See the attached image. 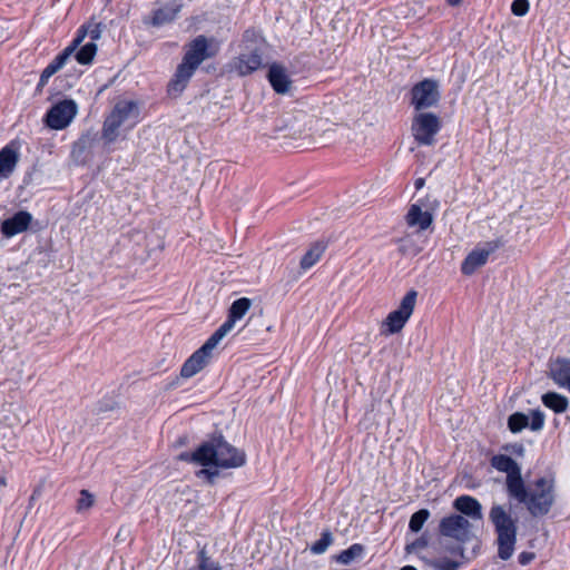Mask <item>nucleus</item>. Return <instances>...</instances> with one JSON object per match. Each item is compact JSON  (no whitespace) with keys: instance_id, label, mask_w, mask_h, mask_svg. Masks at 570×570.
Returning a JSON list of instances; mask_svg holds the SVG:
<instances>
[{"instance_id":"nucleus-47","label":"nucleus","mask_w":570,"mask_h":570,"mask_svg":"<svg viewBox=\"0 0 570 570\" xmlns=\"http://www.w3.org/2000/svg\"><path fill=\"white\" fill-rule=\"evenodd\" d=\"M49 79L50 78H45V75L41 72L40 79L38 82V89L45 87L48 83Z\"/></svg>"},{"instance_id":"nucleus-38","label":"nucleus","mask_w":570,"mask_h":570,"mask_svg":"<svg viewBox=\"0 0 570 570\" xmlns=\"http://www.w3.org/2000/svg\"><path fill=\"white\" fill-rule=\"evenodd\" d=\"M75 52L76 51L68 46L58 56H56V58L51 62L55 63L57 68L60 70L66 65L71 55Z\"/></svg>"},{"instance_id":"nucleus-13","label":"nucleus","mask_w":570,"mask_h":570,"mask_svg":"<svg viewBox=\"0 0 570 570\" xmlns=\"http://www.w3.org/2000/svg\"><path fill=\"white\" fill-rule=\"evenodd\" d=\"M504 245V240L499 237L493 240L484 243L482 247H476L468 254L461 264V272L463 275L470 276L475 271L484 266L489 259V256L501 248Z\"/></svg>"},{"instance_id":"nucleus-23","label":"nucleus","mask_w":570,"mask_h":570,"mask_svg":"<svg viewBox=\"0 0 570 570\" xmlns=\"http://www.w3.org/2000/svg\"><path fill=\"white\" fill-rule=\"evenodd\" d=\"M326 249V244L322 240L315 242L304 254L299 262V266L303 271H306L314 266L323 256Z\"/></svg>"},{"instance_id":"nucleus-14","label":"nucleus","mask_w":570,"mask_h":570,"mask_svg":"<svg viewBox=\"0 0 570 570\" xmlns=\"http://www.w3.org/2000/svg\"><path fill=\"white\" fill-rule=\"evenodd\" d=\"M247 52H240L230 63L232 70L239 76H247L256 71L262 66V51L258 47L245 46Z\"/></svg>"},{"instance_id":"nucleus-46","label":"nucleus","mask_w":570,"mask_h":570,"mask_svg":"<svg viewBox=\"0 0 570 570\" xmlns=\"http://www.w3.org/2000/svg\"><path fill=\"white\" fill-rule=\"evenodd\" d=\"M505 450H511L513 453L518 454V455H523V452H524V446L520 443H515V444H512V445H507L504 448Z\"/></svg>"},{"instance_id":"nucleus-15","label":"nucleus","mask_w":570,"mask_h":570,"mask_svg":"<svg viewBox=\"0 0 570 570\" xmlns=\"http://www.w3.org/2000/svg\"><path fill=\"white\" fill-rule=\"evenodd\" d=\"M32 222V215L27 210H19L13 216L1 222L0 232L6 238L26 232Z\"/></svg>"},{"instance_id":"nucleus-6","label":"nucleus","mask_w":570,"mask_h":570,"mask_svg":"<svg viewBox=\"0 0 570 570\" xmlns=\"http://www.w3.org/2000/svg\"><path fill=\"white\" fill-rule=\"evenodd\" d=\"M139 115L138 105L134 100L118 101L110 114L105 118L101 129V138L106 145L115 142L119 136V129L130 118L137 120ZM136 124L134 121L132 126Z\"/></svg>"},{"instance_id":"nucleus-28","label":"nucleus","mask_w":570,"mask_h":570,"mask_svg":"<svg viewBox=\"0 0 570 570\" xmlns=\"http://www.w3.org/2000/svg\"><path fill=\"white\" fill-rule=\"evenodd\" d=\"M364 553V546L354 543L347 549L343 550L337 557L336 561L342 564H350L354 559L362 557Z\"/></svg>"},{"instance_id":"nucleus-25","label":"nucleus","mask_w":570,"mask_h":570,"mask_svg":"<svg viewBox=\"0 0 570 570\" xmlns=\"http://www.w3.org/2000/svg\"><path fill=\"white\" fill-rule=\"evenodd\" d=\"M252 301L247 297H240L234 301L228 309L226 322L234 327L236 321L240 320L249 309Z\"/></svg>"},{"instance_id":"nucleus-26","label":"nucleus","mask_w":570,"mask_h":570,"mask_svg":"<svg viewBox=\"0 0 570 570\" xmlns=\"http://www.w3.org/2000/svg\"><path fill=\"white\" fill-rule=\"evenodd\" d=\"M188 570H222V566L207 554L206 548H203L197 553L196 564Z\"/></svg>"},{"instance_id":"nucleus-29","label":"nucleus","mask_w":570,"mask_h":570,"mask_svg":"<svg viewBox=\"0 0 570 570\" xmlns=\"http://www.w3.org/2000/svg\"><path fill=\"white\" fill-rule=\"evenodd\" d=\"M96 53L97 45L95 42H88L76 52L75 57L79 63L89 65L92 62Z\"/></svg>"},{"instance_id":"nucleus-22","label":"nucleus","mask_w":570,"mask_h":570,"mask_svg":"<svg viewBox=\"0 0 570 570\" xmlns=\"http://www.w3.org/2000/svg\"><path fill=\"white\" fill-rule=\"evenodd\" d=\"M453 508L458 510L463 517L465 515L474 520L482 519V507L480 502L473 497H458L453 502Z\"/></svg>"},{"instance_id":"nucleus-48","label":"nucleus","mask_w":570,"mask_h":570,"mask_svg":"<svg viewBox=\"0 0 570 570\" xmlns=\"http://www.w3.org/2000/svg\"><path fill=\"white\" fill-rule=\"evenodd\" d=\"M79 148L80 150H82L85 148V141L82 139H79L75 146H73V151Z\"/></svg>"},{"instance_id":"nucleus-37","label":"nucleus","mask_w":570,"mask_h":570,"mask_svg":"<svg viewBox=\"0 0 570 570\" xmlns=\"http://www.w3.org/2000/svg\"><path fill=\"white\" fill-rule=\"evenodd\" d=\"M530 8L528 0H513L511 11L517 17H523L528 13Z\"/></svg>"},{"instance_id":"nucleus-18","label":"nucleus","mask_w":570,"mask_h":570,"mask_svg":"<svg viewBox=\"0 0 570 570\" xmlns=\"http://www.w3.org/2000/svg\"><path fill=\"white\" fill-rule=\"evenodd\" d=\"M181 9V4L173 1L169 3H166L153 11V16L149 19H145L144 22L146 24H151L154 27H161L167 23L173 22L178 12Z\"/></svg>"},{"instance_id":"nucleus-12","label":"nucleus","mask_w":570,"mask_h":570,"mask_svg":"<svg viewBox=\"0 0 570 570\" xmlns=\"http://www.w3.org/2000/svg\"><path fill=\"white\" fill-rule=\"evenodd\" d=\"M78 106L72 99H63L52 105L47 111L45 122L50 129H65L76 117Z\"/></svg>"},{"instance_id":"nucleus-5","label":"nucleus","mask_w":570,"mask_h":570,"mask_svg":"<svg viewBox=\"0 0 570 570\" xmlns=\"http://www.w3.org/2000/svg\"><path fill=\"white\" fill-rule=\"evenodd\" d=\"M139 115L138 105L134 100L118 101L110 114L105 118L101 129V138L106 145L115 142L119 136V129L130 118L137 120ZM136 124L134 121L132 126Z\"/></svg>"},{"instance_id":"nucleus-49","label":"nucleus","mask_w":570,"mask_h":570,"mask_svg":"<svg viewBox=\"0 0 570 570\" xmlns=\"http://www.w3.org/2000/svg\"><path fill=\"white\" fill-rule=\"evenodd\" d=\"M423 185H424V179L423 178H419V179L415 180V188L416 189L422 188Z\"/></svg>"},{"instance_id":"nucleus-4","label":"nucleus","mask_w":570,"mask_h":570,"mask_svg":"<svg viewBox=\"0 0 570 570\" xmlns=\"http://www.w3.org/2000/svg\"><path fill=\"white\" fill-rule=\"evenodd\" d=\"M489 519L498 534V557L504 561L509 560L514 552L517 542V520L512 519L511 514L500 504L491 507Z\"/></svg>"},{"instance_id":"nucleus-2","label":"nucleus","mask_w":570,"mask_h":570,"mask_svg":"<svg viewBox=\"0 0 570 570\" xmlns=\"http://www.w3.org/2000/svg\"><path fill=\"white\" fill-rule=\"evenodd\" d=\"M215 52L209 51L208 39L200 35L193 39L186 49L181 62L168 82L167 94L169 97L177 98L187 87L200 63L207 58H212Z\"/></svg>"},{"instance_id":"nucleus-16","label":"nucleus","mask_w":570,"mask_h":570,"mask_svg":"<svg viewBox=\"0 0 570 570\" xmlns=\"http://www.w3.org/2000/svg\"><path fill=\"white\" fill-rule=\"evenodd\" d=\"M19 161V146L11 141L0 149V180L9 178Z\"/></svg>"},{"instance_id":"nucleus-45","label":"nucleus","mask_w":570,"mask_h":570,"mask_svg":"<svg viewBox=\"0 0 570 570\" xmlns=\"http://www.w3.org/2000/svg\"><path fill=\"white\" fill-rule=\"evenodd\" d=\"M59 69L57 66L52 62H50L43 70L42 73L45 75V78H51L56 72H58Z\"/></svg>"},{"instance_id":"nucleus-33","label":"nucleus","mask_w":570,"mask_h":570,"mask_svg":"<svg viewBox=\"0 0 570 570\" xmlns=\"http://www.w3.org/2000/svg\"><path fill=\"white\" fill-rule=\"evenodd\" d=\"M95 504V495L88 490H81L77 500L76 511L78 513L87 512Z\"/></svg>"},{"instance_id":"nucleus-11","label":"nucleus","mask_w":570,"mask_h":570,"mask_svg":"<svg viewBox=\"0 0 570 570\" xmlns=\"http://www.w3.org/2000/svg\"><path fill=\"white\" fill-rule=\"evenodd\" d=\"M491 466L507 473L505 487L508 494H518L521 491L522 475L520 465L509 455L497 454L490 460Z\"/></svg>"},{"instance_id":"nucleus-41","label":"nucleus","mask_w":570,"mask_h":570,"mask_svg":"<svg viewBox=\"0 0 570 570\" xmlns=\"http://www.w3.org/2000/svg\"><path fill=\"white\" fill-rule=\"evenodd\" d=\"M445 551H448L452 556H458L462 559L465 558V549H464L463 544H461V543L451 544L449 547H445Z\"/></svg>"},{"instance_id":"nucleus-8","label":"nucleus","mask_w":570,"mask_h":570,"mask_svg":"<svg viewBox=\"0 0 570 570\" xmlns=\"http://www.w3.org/2000/svg\"><path fill=\"white\" fill-rule=\"evenodd\" d=\"M410 95L415 111L436 107L441 100L440 83L436 79L425 78L411 88Z\"/></svg>"},{"instance_id":"nucleus-43","label":"nucleus","mask_w":570,"mask_h":570,"mask_svg":"<svg viewBox=\"0 0 570 570\" xmlns=\"http://www.w3.org/2000/svg\"><path fill=\"white\" fill-rule=\"evenodd\" d=\"M88 27V36L90 37L91 41L98 40L101 35L100 26L94 24V26H87Z\"/></svg>"},{"instance_id":"nucleus-3","label":"nucleus","mask_w":570,"mask_h":570,"mask_svg":"<svg viewBox=\"0 0 570 570\" xmlns=\"http://www.w3.org/2000/svg\"><path fill=\"white\" fill-rule=\"evenodd\" d=\"M525 505L532 517L548 514L554 503V479L541 476L533 482V489H528L522 480L521 491L518 494H508Z\"/></svg>"},{"instance_id":"nucleus-10","label":"nucleus","mask_w":570,"mask_h":570,"mask_svg":"<svg viewBox=\"0 0 570 570\" xmlns=\"http://www.w3.org/2000/svg\"><path fill=\"white\" fill-rule=\"evenodd\" d=\"M416 297L417 292L414 289L405 294L399 307L386 316L383 323L382 334L392 335L402 331L414 311Z\"/></svg>"},{"instance_id":"nucleus-27","label":"nucleus","mask_w":570,"mask_h":570,"mask_svg":"<svg viewBox=\"0 0 570 570\" xmlns=\"http://www.w3.org/2000/svg\"><path fill=\"white\" fill-rule=\"evenodd\" d=\"M233 326L226 321L208 337V340L202 345L208 352L217 346V344L232 331Z\"/></svg>"},{"instance_id":"nucleus-34","label":"nucleus","mask_w":570,"mask_h":570,"mask_svg":"<svg viewBox=\"0 0 570 570\" xmlns=\"http://www.w3.org/2000/svg\"><path fill=\"white\" fill-rule=\"evenodd\" d=\"M219 469L220 468L215 466H203V469L196 472V476L199 479L204 478L208 484L214 485L220 474Z\"/></svg>"},{"instance_id":"nucleus-17","label":"nucleus","mask_w":570,"mask_h":570,"mask_svg":"<svg viewBox=\"0 0 570 570\" xmlns=\"http://www.w3.org/2000/svg\"><path fill=\"white\" fill-rule=\"evenodd\" d=\"M210 356L212 353L200 346L185 361L180 368V376L189 379L196 375L209 363Z\"/></svg>"},{"instance_id":"nucleus-36","label":"nucleus","mask_w":570,"mask_h":570,"mask_svg":"<svg viewBox=\"0 0 570 570\" xmlns=\"http://www.w3.org/2000/svg\"><path fill=\"white\" fill-rule=\"evenodd\" d=\"M544 413L541 410H533L531 411V421H529V428L532 431H540L543 429L544 425Z\"/></svg>"},{"instance_id":"nucleus-35","label":"nucleus","mask_w":570,"mask_h":570,"mask_svg":"<svg viewBox=\"0 0 570 570\" xmlns=\"http://www.w3.org/2000/svg\"><path fill=\"white\" fill-rule=\"evenodd\" d=\"M435 570H459L461 562L451 560L449 558H440L431 562Z\"/></svg>"},{"instance_id":"nucleus-1","label":"nucleus","mask_w":570,"mask_h":570,"mask_svg":"<svg viewBox=\"0 0 570 570\" xmlns=\"http://www.w3.org/2000/svg\"><path fill=\"white\" fill-rule=\"evenodd\" d=\"M177 460L200 466L237 469L246 464L247 458L243 450L232 445L219 433L202 442L195 451L179 453Z\"/></svg>"},{"instance_id":"nucleus-7","label":"nucleus","mask_w":570,"mask_h":570,"mask_svg":"<svg viewBox=\"0 0 570 570\" xmlns=\"http://www.w3.org/2000/svg\"><path fill=\"white\" fill-rule=\"evenodd\" d=\"M442 128L440 117L433 112L417 111L412 118L411 132L419 146H432Z\"/></svg>"},{"instance_id":"nucleus-19","label":"nucleus","mask_w":570,"mask_h":570,"mask_svg":"<svg viewBox=\"0 0 570 570\" xmlns=\"http://www.w3.org/2000/svg\"><path fill=\"white\" fill-rule=\"evenodd\" d=\"M424 204H412L405 216V222L410 227H417L419 230L428 229L433 223V215L429 210H422Z\"/></svg>"},{"instance_id":"nucleus-53","label":"nucleus","mask_w":570,"mask_h":570,"mask_svg":"<svg viewBox=\"0 0 570 570\" xmlns=\"http://www.w3.org/2000/svg\"><path fill=\"white\" fill-rule=\"evenodd\" d=\"M184 443H185V440L179 439V444H184Z\"/></svg>"},{"instance_id":"nucleus-21","label":"nucleus","mask_w":570,"mask_h":570,"mask_svg":"<svg viewBox=\"0 0 570 570\" xmlns=\"http://www.w3.org/2000/svg\"><path fill=\"white\" fill-rule=\"evenodd\" d=\"M550 377L560 387L570 392V360L558 357L550 364Z\"/></svg>"},{"instance_id":"nucleus-30","label":"nucleus","mask_w":570,"mask_h":570,"mask_svg":"<svg viewBox=\"0 0 570 570\" xmlns=\"http://www.w3.org/2000/svg\"><path fill=\"white\" fill-rule=\"evenodd\" d=\"M529 425V416L522 412H515L508 419V428L512 433H519Z\"/></svg>"},{"instance_id":"nucleus-24","label":"nucleus","mask_w":570,"mask_h":570,"mask_svg":"<svg viewBox=\"0 0 570 570\" xmlns=\"http://www.w3.org/2000/svg\"><path fill=\"white\" fill-rule=\"evenodd\" d=\"M541 401L544 406L558 414L566 412L569 405L568 399L557 392L544 393Z\"/></svg>"},{"instance_id":"nucleus-44","label":"nucleus","mask_w":570,"mask_h":570,"mask_svg":"<svg viewBox=\"0 0 570 570\" xmlns=\"http://www.w3.org/2000/svg\"><path fill=\"white\" fill-rule=\"evenodd\" d=\"M257 32L255 29H247L243 33V43L254 42L256 40Z\"/></svg>"},{"instance_id":"nucleus-32","label":"nucleus","mask_w":570,"mask_h":570,"mask_svg":"<svg viewBox=\"0 0 570 570\" xmlns=\"http://www.w3.org/2000/svg\"><path fill=\"white\" fill-rule=\"evenodd\" d=\"M332 543H333L332 532L330 530H324L321 534V539H318L311 546V552L314 554H322L328 549V547Z\"/></svg>"},{"instance_id":"nucleus-50","label":"nucleus","mask_w":570,"mask_h":570,"mask_svg":"<svg viewBox=\"0 0 570 570\" xmlns=\"http://www.w3.org/2000/svg\"><path fill=\"white\" fill-rule=\"evenodd\" d=\"M446 2L452 7H456L461 4L462 0H446Z\"/></svg>"},{"instance_id":"nucleus-42","label":"nucleus","mask_w":570,"mask_h":570,"mask_svg":"<svg viewBox=\"0 0 570 570\" xmlns=\"http://www.w3.org/2000/svg\"><path fill=\"white\" fill-rule=\"evenodd\" d=\"M535 558V554L533 552L523 551L519 554L518 561L521 566L529 564L533 559Z\"/></svg>"},{"instance_id":"nucleus-51","label":"nucleus","mask_w":570,"mask_h":570,"mask_svg":"<svg viewBox=\"0 0 570 570\" xmlns=\"http://www.w3.org/2000/svg\"><path fill=\"white\" fill-rule=\"evenodd\" d=\"M400 570H417V569L413 566H404Z\"/></svg>"},{"instance_id":"nucleus-52","label":"nucleus","mask_w":570,"mask_h":570,"mask_svg":"<svg viewBox=\"0 0 570 570\" xmlns=\"http://www.w3.org/2000/svg\"><path fill=\"white\" fill-rule=\"evenodd\" d=\"M0 485H6V479L3 476L0 478Z\"/></svg>"},{"instance_id":"nucleus-9","label":"nucleus","mask_w":570,"mask_h":570,"mask_svg":"<svg viewBox=\"0 0 570 570\" xmlns=\"http://www.w3.org/2000/svg\"><path fill=\"white\" fill-rule=\"evenodd\" d=\"M471 522L463 515L452 513L441 519L439 534L451 538L458 543L465 544L475 538Z\"/></svg>"},{"instance_id":"nucleus-31","label":"nucleus","mask_w":570,"mask_h":570,"mask_svg":"<svg viewBox=\"0 0 570 570\" xmlns=\"http://www.w3.org/2000/svg\"><path fill=\"white\" fill-rule=\"evenodd\" d=\"M430 511L428 509H420L419 511L414 512L409 522V529L411 532L417 533L422 530L424 523L430 518Z\"/></svg>"},{"instance_id":"nucleus-40","label":"nucleus","mask_w":570,"mask_h":570,"mask_svg":"<svg viewBox=\"0 0 570 570\" xmlns=\"http://www.w3.org/2000/svg\"><path fill=\"white\" fill-rule=\"evenodd\" d=\"M87 36H88V27L86 24H83L77 30V35L73 38V40L71 41V43L69 45V47L76 51Z\"/></svg>"},{"instance_id":"nucleus-39","label":"nucleus","mask_w":570,"mask_h":570,"mask_svg":"<svg viewBox=\"0 0 570 570\" xmlns=\"http://www.w3.org/2000/svg\"><path fill=\"white\" fill-rule=\"evenodd\" d=\"M429 546V539L425 533H423L421 537L415 539L413 542L406 544V551L412 552L416 550H422Z\"/></svg>"},{"instance_id":"nucleus-20","label":"nucleus","mask_w":570,"mask_h":570,"mask_svg":"<svg viewBox=\"0 0 570 570\" xmlns=\"http://www.w3.org/2000/svg\"><path fill=\"white\" fill-rule=\"evenodd\" d=\"M267 79L275 92L281 95L286 94L292 85V80L289 79L286 69L279 63L271 65Z\"/></svg>"}]
</instances>
